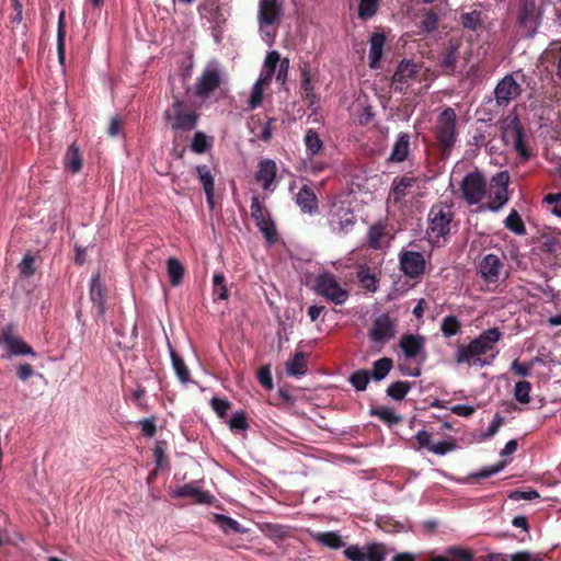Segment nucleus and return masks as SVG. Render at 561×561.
I'll return each mask as SVG.
<instances>
[{"label": "nucleus", "instance_id": "nucleus-12", "mask_svg": "<svg viewBox=\"0 0 561 561\" xmlns=\"http://www.w3.org/2000/svg\"><path fill=\"white\" fill-rule=\"evenodd\" d=\"M503 139L506 144L514 146L516 151L524 158L527 157L525 142L523 140L522 128L517 116L510 115L502 123Z\"/></svg>", "mask_w": 561, "mask_h": 561}, {"label": "nucleus", "instance_id": "nucleus-59", "mask_svg": "<svg viewBox=\"0 0 561 561\" xmlns=\"http://www.w3.org/2000/svg\"><path fill=\"white\" fill-rule=\"evenodd\" d=\"M545 201L548 204L553 205L551 213L561 217V194H549L545 197Z\"/></svg>", "mask_w": 561, "mask_h": 561}, {"label": "nucleus", "instance_id": "nucleus-25", "mask_svg": "<svg viewBox=\"0 0 561 561\" xmlns=\"http://www.w3.org/2000/svg\"><path fill=\"white\" fill-rule=\"evenodd\" d=\"M285 369L288 376H304L307 373V355L304 352H297L291 359L286 362Z\"/></svg>", "mask_w": 561, "mask_h": 561}, {"label": "nucleus", "instance_id": "nucleus-39", "mask_svg": "<svg viewBox=\"0 0 561 561\" xmlns=\"http://www.w3.org/2000/svg\"><path fill=\"white\" fill-rule=\"evenodd\" d=\"M392 368V360L390 358H381L375 362L373 368V376L376 380L383 379Z\"/></svg>", "mask_w": 561, "mask_h": 561}, {"label": "nucleus", "instance_id": "nucleus-38", "mask_svg": "<svg viewBox=\"0 0 561 561\" xmlns=\"http://www.w3.org/2000/svg\"><path fill=\"white\" fill-rule=\"evenodd\" d=\"M358 280L362 286L368 291L375 293L377 290V279L367 268L362 267L357 273Z\"/></svg>", "mask_w": 561, "mask_h": 561}, {"label": "nucleus", "instance_id": "nucleus-64", "mask_svg": "<svg viewBox=\"0 0 561 561\" xmlns=\"http://www.w3.org/2000/svg\"><path fill=\"white\" fill-rule=\"evenodd\" d=\"M450 411L459 416H470L474 412V408L467 404H456L450 408Z\"/></svg>", "mask_w": 561, "mask_h": 561}, {"label": "nucleus", "instance_id": "nucleus-43", "mask_svg": "<svg viewBox=\"0 0 561 561\" xmlns=\"http://www.w3.org/2000/svg\"><path fill=\"white\" fill-rule=\"evenodd\" d=\"M211 146V138L206 136L205 134L197 131L194 135L193 141H192V150L197 153L205 152L209 147Z\"/></svg>", "mask_w": 561, "mask_h": 561}, {"label": "nucleus", "instance_id": "nucleus-8", "mask_svg": "<svg viewBox=\"0 0 561 561\" xmlns=\"http://www.w3.org/2000/svg\"><path fill=\"white\" fill-rule=\"evenodd\" d=\"M457 116L453 108H445L437 119L436 134L439 144L445 148L449 149L457 136L456 131Z\"/></svg>", "mask_w": 561, "mask_h": 561}, {"label": "nucleus", "instance_id": "nucleus-1", "mask_svg": "<svg viewBox=\"0 0 561 561\" xmlns=\"http://www.w3.org/2000/svg\"><path fill=\"white\" fill-rule=\"evenodd\" d=\"M501 337L502 333L497 328L483 331L468 345L457 346L455 362L480 368L491 365L499 353L496 344Z\"/></svg>", "mask_w": 561, "mask_h": 561}, {"label": "nucleus", "instance_id": "nucleus-48", "mask_svg": "<svg viewBox=\"0 0 561 561\" xmlns=\"http://www.w3.org/2000/svg\"><path fill=\"white\" fill-rule=\"evenodd\" d=\"M350 381L356 390H365L369 382V374L367 370H358L351 376Z\"/></svg>", "mask_w": 561, "mask_h": 561}, {"label": "nucleus", "instance_id": "nucleus-46", "mask_svg": "<svg viewBox=\"0 0 561 561\" xmlns=\"http://www.w3.org/2000/svg\"><path fill=\"white\" fill-rule=\"evenodd\" d=\"M196 172L198 174L201 183L203 184L204 191L215 188L214 176L211 175L210 170L207 165L196 167Z\"/></svg>", "mask_w": 561, "mask_h": 561}, {"label": "nucleus", "instance_id": "nucleus-54", "mask_svg": "<svg viewBox=\"0 0 561 561\" xmlns=\"http://www.w3.org/2000/svg\"><path fill=\"white\" fill-rule=\"evenodd\" d=\"M456 445L451 440H444L430 446V451L436 455H445L455 449Z\"/></svg>", "mask_w": 561, "mask_h": 561}, {"label": "nucleus", "instance_id": "nucleus-23", "mask_svg": "<svg viewBox=\"0 0 561 561\" xmlns=\"http://www.w3.org/2000/svg\"><path fill=\"white\" fill-rule=\"evenodd\" d=\"M296 203L300 207L301 211L307 214L313 213L318 207L317 196L307 185H304L297 193Z\"/></svg>", "mask_w": 561, "mask_h": 561}, {"label": "nucleus", "instance_id": "nucleus-22", "mask_svg": "<svg viewBox=\"0 0 561 561\" xmlns=\"http://www.w3.org/2000/svg\"><path fill=\"white\" fill-rule=\"evenodd\" d=\"M369 67L376 69L379 67V61L383 55V47L386 44V36L381 33H374L369 41Z\"/></svg>", "mask_w": 561, "mask_h": 561}, {"label": "nucleus", "instance_id": "nucleus-58", "mask_svg": "<svg viewBox=\"0 0 561 561\" xmlns=\"http://www.w3.org/2000/svg\"><path fill=\"white\" fill-rule=\"evenodd\" d=\"M502 423H503V419L500 415H495L493 421L489 425L486 432L481 435V439H488V438L494 436L497 433V431L500 430Z\"/></svg>", "mask_w": 561, "mask_h": 561}, {"label": "nucleus", "instance_id": "nucleus-62", "mask_svg": "<svg viewBox=\"0 0 561 561\" xmlns=\"http://www.w3.org/2000/svg\"><path fill=\"white\" fill-rule=\"evenodd\" d=\"M21 274L31 276L34 273V259L31 255H25L20 264Z\"/></svg>", "mask_w": 561, "mask_h": 561}, {"label": "nucleus", "instance_id": "nucleus-31", "mask_svg": "<svg viewBox=\"0 0 561 561\" xmlns=\"http://www.w3.org/2000/svg\"><path fill=\"white\" fill-rule=\"evenodd\" d=\"M90 295L92 301L96 305L99 313L104 312V301H103V288L100 282V276L95 275L91 279L90 285Z\"/></svg>", "mask_w": 561, "mask_h": 561}, {"label": "nucleus", "instance_id": "nucleus-21", "mask_svg": "<svg viewBox=\"0 0 561 561\" xmlns=\"http://www.w3.org/2000/svg\"><path fill=\"white\" fill-rule=\"evenodd\" d=\"M276 163L271 159L260 161L256 172L257 182L262 183L264 190H270L276 175Z\"/></svg>", "mask_w": 561, "mask_h": 561}, {"label": "nucleus", "instance_id": "nucleus-56", "mask_svg": "<svg viewBox=\"0 0 561 561\" xmlns=\"http://www.w3.org/2000/svg\"><path fill=\"white\" fill-rule=\"evenodd\" d=\"M251 215L253 219L255 220V224L263 219L264 217H267L268 214H266L259 201L257 197H253L251 202Z\"/></svg>", "mask_w": 561, "mask_h": 561}, {"label": "nucleus", "instance_id": "nucleus-34", "mask_svg": "<svg viewBox=\"0 0 561 561\" xmlns=\"http://www.w3.org/2000/svg\"><path fill=\"white\" fill-rule=\"evenodd\" d=\"M505 466H506L505 461H499L495 465H492V466H489V467H484L481 470H479L478 472L468 476L465 479V482H470L471 479H473V478H479V479L489 478V477H491L493 474H496V473L501 472L504 469Z\"/></svg>", "mask_w": 561, "mask_h": 561}, {"label": "nucleus", "instance_id": "nucleus-41", "mask_svg": "<svg viewBox=\"0 0 561 561\" xmlns=\"http://www.w3.org/2000/svg\"><path fill=\"white\" fill-rule=\"evenodd\" d=\"M64 18L65 12L61 11L59 14V21H58V32H57V50H58V59L60 64L65 62V30H64Z\"/></svg>", "mask_w": 561, "mask_h": 561}, {"label": "nucleus", "instance_id": "nucleus-28", "mask_svg": "<svg viewBox=\"0 0 561 561\" xmlns=\"http://www.w3.org/2000/svg\"><path fill=\"white\" fill-rule=\"evenodd\" d=\"M311 536L317 542L331 549H339L345 545L337 531L312 533Z\"/></svg>", "mask_w": 561, "mask_h": 561}, {"label": "nucleus", "instance_id": "nucleus-49", "mask_svg": "<svg viewBox=\"0 0 561 561\" xmlns=\"http://www.w3.org/2000/svg\"><path fill=\"white\" fill-rule=\"evenodd\" d=\"M229 427L231 431L240 432L248 427L247 417L243 411H237L229 420Z\"/></svg>", "mask_w": 561, "mask_h": 561}, {"label": "nucleus", "instance_id": "nucleus-16", "mask_svg": "<svg viewBox=\"0 0 561 561\" xmlns=\"http://www.w3.org/2000/svg\"><path fill=\"white\" fill-rule=\"evenodd\" d=\"M520 85L512 76H505L495 88V101L497 105H507L520 94Z\"/></svg>", "mask_w": 561, "mask_h": 561}, {"label": "nucleus", "instance_id": "nucleus-19", "mask_svg": "<svg viewBox=\"0 0 561 561\" xmlns=\"http://www.w3.org/2000/svg\"><path fill=\"white\" fill-rule=\"evenodd\" d=\"M176 497H191L198 504H208L213 501V495L199 488L195 482L179 486L172 491Z\"/></svg>", "mask_w": 561, "mask_h": 561}, {"label": "nucleus", "instance_id": "nucleus-44", "mask_svg": "<svg viewBox=\"0 0 561 561\" xmlns=\"http://www.w3.org/2000/svg\"><path fill=\"white\" fill-rule=\"evenodd\" d=\"M410 390V385L405 381H397L389 386L387 393L394 400H401Z\"/></svg>", "mask_w": 561, "mask_h": 561}, {"label": "nucleus", "instance_id": "nucleus-5", "mask_svg": "<svg viewBox=\"0 0 561 561\" xmlns=\"http://www.w3.org/2000/svg\"><path fill=\"white\" fill-rule=\"evenodd\" d=\"M427 80L428 69L411 60H402L392 77V85L396 91L403 92L412 89L416 82Z\"/></svg>", "mask_w": 561, "mask_h": 561}, {"label": "nucleus", "instance_id": "nucleus-35", "mask_svg": "<svg viewBox=\"0 0 561 561\" xmlns=\"http://www.w3.org/2000/svg\"><path fill=\"white\" fill-rule=\"evenodd\" d=\"M460 321L455 316L445 317L442 321L440 330L447 337L454 336L460 332Z\"/></svg>", "mask_w": 561, "mask_h": 561}, {"label": "nucleus", "instance_id": "nucleus-3", "mask_svg": "<svg viewBox=\"0 0 561 561\" xmlns=\"http://www.w3.org/2000/svg\"><path fill=\"white\" fill-rule=\"evenodd\" d=\"M306 147V158L301 161V171L310 174H317L323 171L328 163L320 160V156L324 149L323 140L320 135L312 128L306 131L304 137Z\"/></svg>", "mask_w": 561, "mask_h": 561}, {"label": "nucleus", "instance_id": "nucleus-2", "mask_svg": "<svg viewBox=\"0 0 561 561\" xmlns=\"http://www.w3.org/2000/svg\"><path fill=\"white\" fill-rule=\"evenodd\" d=\"M454 214L446 203L434 204L427 216V237L431 243L439 245L445 241L451 229Z\"/></svg>", "mask_w": 561, "mask_h": 561}, {"label": "nucleus", "instance_id": "nucleus-17", "mask_svg": "<svg viewBox=\"0 0 561 561\" xmlns=\"http://www.w3.org/2000/svg\"><path fill=\"white\" fill-rule=\"evenodd\" d=\"M503 270V263L495 254L485 255L479 263V273L481 277L490 284L500 280Z\"/></svg>", "mask_w": 561, "mask_h": 561}, {"label": "nucleus", "instance_id": "nucleus-47", "mask_svg": "<svg viewBox=\"0 0 561 561\" xmlns=\"http://www.w3.org/2000/svg\"><path fill=\"white\" fill-rule=\"evenodd\" d=\"M365 556L367 561H383L385 550L379 543H371L365 547Z\"/></svg>", "mask_w": 561, "mask_h": 561}, {"label": "nucleus", "instance_id": "nucleus-10", "mask_svg": "<svg viewBox=\"0 0 561 561\" xmlns=\"http://www.w3.org/2000/svg\"><path fill=\"white\" fill-rule=\"evenodd\" d=\"M220 79L221 72L218 64L215 61L209 62L204 69L202 76L197 79L195 85L196 94L201 98H207L219 87Z\"/></svg>", "mask_w": 561, "mask_h": 561}, {"label": "nucleus", "instance_id": "nucleus-45", "mask_svg": "<svg viewBox=\"0 0 561 561\" xmlns=\"http://www.w3.org/2000/svg\"><path fill=\"white\" fill-rule=\"evenodd\" d=\"M257 228L264 234L267 241L272 242L275 239L276 230L274 222L270 218V216L264 217L260 221L256 222Z\"/></svg>", "mask_w": 561, "mask_h": 561}, {"label": "nucleus", "instance_id": "nucleus-11", "mask_svg": "<svg viewBox=\"0 0 561 561\" xmlns=\"http://www.w3.org/2000/svg\"><path fill=\"white\" fill-rule=\"evenodd\" d=\"M461 191L467 203L478 204L485 194V180L478 172L469 173L462 180Z\"/></svg>", "mask_w": 561, "mask_h": 561}, {"label": "nucleus", "instance_id": "nucleus-32", "mask_svg": "<svg viewBox=\"0 0 561 561\" xmlns=\"http://www.w3.org/2000/svg\"><path fill=\"white\" fill-rule=\"evenodd\" d=\"M171 359L178 378L181 382L186 383L190 380V371L184 360L174 351H171Z\"/></svg>", "mask_w": 561, "mask_h": 561}, {"label": "nucleus", "instance_id": "nucleus-29", "mask_svg": "<svg viewBox=\"0 0 561 561\" xmlns=\"http://www.w3.org/2000/svg\"><path fill=\"white\" fill-rule=\"evenodd\" d=\"M167 271L172 286H179L184 275L182 263L175 257H169L167 261Z\"/></svg>", "mask_w": 561, "mask_h": 561}, {"label": "nucleus", "instance_id": "nucleus-9", "mask_svg": "<svg viewBox=\"0 0 561 561\" xmlns=\"http://www.w3.org/2000/svg\"><path fill=\"white\" fill-rule=\"evenodd\" d=\"M317 289L320 295L335 305H342L348 298V291L341 287L335 276L331 273H323L318 276Z\"/></svg>", "mask_w": 561, "mask_h": 561}, {"label": "nucleus", "instance_id": "nucleus-20", "mask_svg": "<svg viewBox=\"0 0 561 561\" xmlns=\"http://www.w3.org/2000/svg\"><path fill=\"white\" fill-rule=\"evenodd\" d=\"M3 341L7 345L11 355L20 356V355H31L35 356L33 350L21 339L14 336L10 329L4 331Z\"/></svg>", "mask_w": 561, "mask_h": 561}, {"label": "nucleus", "instance_id": "nucleus-13", "mask_svg": "<svg viewBox=\"0 0 561 561\" xmlns=\"http://www.w3.org/2000/svg\"><path fill=\"white\" fill-rule=\"evenodd\" d=\"M510 182V175L507 172H499L492 179L491 183V195L489 209L492 211L499 210L502 206H504L508 201L507 194V185Z\"/></svg>", "mask_w": 561, "mask_h": 561}, {"label": "nucleus", "instance_id": "nucleus-15", "mask_svg": "<svg viewBox=\"0 0 561 561\" xmlns=\"http://www.w3.org/2000/svg\"><path fill=\"white\" fill-rule=\"evenodd\" d=\"M400 266L409 277H417L425 270V260L422 253L416 251H402L400 254Z\"/></svg>", "mask_w": 561, "mask_h": 561}, {"label": "nucleus", "instance_id": "nucleus-36", "mask_svg": "<svg viewBox=\"0 0 561 561\" xmlns=\"http://www.w3.org/2000/svg\"><path fill=\"white\" fill-rule=\"evenodd\" d=\"M531 385L526 380L518 381L514 387V398L524 404L530 402Z\"/></svg>", "mask_w": 561, "mask_h": 561}, {"label": "nucleus", "instance_id": "nucleus-52", "mask_svg": "<svg viewBox=\"0 0 561 561\" xmlns=\"http://www.w3.org/2000/svg\"><path fill=\"white\" fill-rule=\"evenodd\" d=\"M210 405L219 417H225L227 412L230 410V403L227 400L214 397L210 401Z\"/></svg>", "mask_w": 561, "mask_h": 561}, {"label": "nucleus", "instance_id": "nucleus-26", "mask_svg": "<svg viewBox=\"0 0 561 561\" xmlns=\"http://www.w3.org/2000/svg\"><path fill=\"white\" fill-rule=\"evenodd\" d=\"M415 180L410 176H402L400 179H396L392 183V190L390 193V198L396 203L401 202L409 193L410 188L414 185Z\"/></svg>", "mask_w": 561, "mask_h": 561}, {"label": "nucleus", "instance_id": "nucleus-63", "mask_svg": "<svg viewBox=\"0 0 561 561\" xmlns=\"http://www.w3.org/2000/svg\"><path fill=\"white\" fill-rule=\"evenodd\" d=\"M511 561H542V559L529 551H520L511 554Z\"/></svg>", "mask_w": 561, "mask_h": 561}, {"label": "nucleus", "instance_id": "nucleus-42", "mask_svg": "<svg viewBox=\"0 0 561 561\" xmlns=\"http://www.w3.org/2000/svg\"><path fill=\"white\" fill-rule=\"evenodd\" d=\"M505 226L507 229H510L516 234H523L525 232L524 224L519 215L515 210H512L510 215L506 217Z\"/></svg>", "mask_w": 561, "mask_h": 561}, {"label": "nucleus", "instance_id": "nucleus-18", "mask_svg": "<svg viewBox=\"0 0 561 561\" xmlns=\"http://www.w3.org/2000/svg\"><path fill=\"white\" fill-rule=\"evenodd\" d=\"M369 334L373 341L385 343L394 336V322L388 314H381L375 319Z\"/></svg>", "mask_w": 561, "mask_h": 561}, {"label": "nucleus", "instance_id": "nucleus-4", "mask_svg": "<svg viewBox=\"0 0 561 561\" xmlns=\"http://www.w3.org/2000/svg\"><path fill=\"white\" fill-rule=\"evenodd\" d=\"M282 10L277 0H261L259 10L260 33L263 41L271 46L276 37Z\"/></svg>", "mask_w": 561, "mask_h": 561}, {"label": "nucleus", "instance_id": "nucleus-24", "mask_svg": "<svg viewBox=\"0 0 561 561\" xmlns=\"http://www.w3.org/2000/svg\"><path fill=\"white\" fill-rule=\"evenodd\" d=\"M400 347L407 357H416L424 347V339L420 335H404L401 337Z\"/></svg>", "mask_w": 561, "mask_h": 561}, {"label": "nucleus", "instance_id": "nucleus-57", "mask_svg": "<svg viewBox=\"0 0 561 561\" xmlns=\"http://www.w3.org/2000/svg\"><path fill=\"white\" fill-rule=\"evenodd\" d=\"M456 62V48L451 47L450 50L443 57L440 61V66L444 68L446 72H449L454 69Z\"/></svg>", "mask_w": 561, "mask_h": 561}, {"label": "nucleus", "instance_id": "nucleus-14", "mask_svg": "<svg viewBox=\"0 0 561 561\" xmlns=\"http://www.w3.org/2000/svg\"><path fill=\"white\" fill-rule=\"evenodd\" d=\"M329 221L332 230L335 232H346L355 222L352 211L343 206L342 203H333Z\"/></svg>", "mask_w": 561, "mask_h": 561}, {"label": "nucleus", "instance_id": "nucleus-61", "mask_svg": "<svg viewBox=\"0 0 561 561\" xmlns=\"http://www.w3.org/2000/svg\"><path fill=\"white\" fill-rule=\"evenodd\" d=\"M479 18L480 15L477 11L465 13L461 16L462 24L468 28H476L477 24L479 23Z\"/></svg>", "mask_w": 561, "mask_h": 561}, {"label": "nucleus", "instance_id": "nucleus-53", "mask_svg": "<svg viewBox=\"0 0 561 561\" xmlns=\"http://www.w3.org/2000/svg\"><path fill=\"white\" fill-rule=\"evenodd\" d=\"M374 413L382 421L389 424H396L400 421V416H398L393 410L381 408L374 411Z\"/></svg>", "mask_w": 561, "mask_h": 561}, {"label": "nucleus", "instance_id": "nucleus-55", "mask_svg": "<svg viewBox=\"0 0 561 561\" xmlns=\"http://www.w3.org/2000/svg\"><path fill=\"white\" fill-rule=\"evenodd\" d=\"M368 237H369V244L373 248H375V249L380 248L381 247L380 240L383 237V229H382V227H380V226L371 227L369 229Z\"/></svg>", "mask_w": 561, "mask_h": 561}, {"label": "nucleus", "instance_id": "nucleus-7", "mask_svg": "<svg viewBox=\"0 0 561 561\" xmlns=\"http://www.w3.org/2000/svg\"><path fill=\"white\" fill-rule=\"evenodd\" d=\"M164 118L173 130H191L196 125L197 114L186 103L175 100L165 111Z\"/></svg>", "mask_w": 561, "mask_h": 561}, {"label": "nucleus", "instance_id": "nucleus-60", "mask_svg": "<svg viewBox=\"0 0 561 561\" xmlns=\"http://www.w3.org/2000/svg\"><path fill=\"white\" fill-rule=\"evenodd\" d=\"M259 380L266 389L273 388V379L271 376L270 368L267 366L260 368Z\"/></svg>", "mask_w": 561, "mask_h": 561}, {"label": "nucleus", "instance_id": "nucleus-27", "mask_svg": "<svg viewBox=\"0 0 561 561\" xmlns=\"http://www.w3.org/2000/svg\"><path fill=\"white\" fill-rule=\"evenodd\" d=\"M410 151V136L408 134H400L390 154V160L393 162H402L408 158Z\"/></svg>", "mask_w": 561, "mask_h": 561}, {"label": "nucleus", "instance_id": "nucleus-51", "mask_svg": "<svg viewBox=\"0 0 561 561\" xmlns=\"http://www.w3.org/2000/svg\"><path fill=\"white\" fill-rule=\"evenodd\" d=\"M344 554L351 561H367L365 556V547L350 546L344 550Z\"/></svg>", "mask_w": 561, "mask_h": 561}, {"label": "nucleus", "instance_id": "nucleus-30", "mask_svg": "<svg viewBox=\"0 0 561 561\" xmlns=\"http://www.w3.org/2000/svg\"><path fill=\"white\" fill-rule=\"evenodd\" d=\"M214 522L220 527V529L225 533L230 530L237 534H245L247 529L242 527L236 519L228 517L221 514L214 515Z\"/></svg>", "mask_w": 561, "mask_h": 561}, {"label": "nucleus", "instance_id": "nucleus-6", "mask_svg": "<svg viewBox=\"0 0 561 561\" xmlns=\"http://www.w3.org/2000/svg\"><path fill=\"white\" fill-rule=\"evenodd\" d=\"M278 60L279 54L275 50L266 55L260 77L255 81L248 100L249 108L254 110L262 104L263 93L271 84Z\"/></svg>", "mask_w": 561, "mask_h": 561}, {"label": "nucleus", "instance_id": "nucleus-37", "mask_svg": "<svg viewBox=\"0 0 561 561\" xmlns=\"http://www.w3.org/2000/svg\"><path fill=\"white\" fill-rule=\"evenodd\" d=\"M213 295L221 300H227L229 297L225 276L221 273H216L213 277Z\"/></svg>", "mask_w": 561, "mask_h": 561}, {"label": "nucleus", "instance_id": "nucleus-40", "mask_svg": "<svg viewBox=\"0 0 561 561\" xmlns=\"http://www.w3.org/2000/svg\"><path fill=\"white\" fill-rule=\"evenodd\" d=\"M379 0H360L358 8V16L367 20L374 16L378 9Z\"/></svg>", "mask_w": 561, "mask_h": 561}, {"label": "nucleus", "instance_id": "nucleus-50", "mask_svg": "<svg viewBox=\"0 0 561 561\" xmlns=\"http://www.w3.org/2000/svg\"><path fill=\"white\" fill-rule=\"evenodd\" d=\"M450 561H471L472 554L462 548L453 547L447 550Z\"/></svg>", "mask_w": 561, "mask_h": 561}, {"label": "nucleus", "instance_id": "nucleus-33", "mask_svg": "<svg viewBox=\"0 0 561 561\" xmlns=\"http://www.w3.org/2000/svg\"><path fill=\"white\" fill-rule=\"evenodd\" d=\"M65 164H66V168L73 173H77L80 171L81 165H82L81 157L79 153V149L75 145L69 147V149L67 151Z\"/></svg>", "mask_w": 561, "mask_h": 561}]
</instances>
